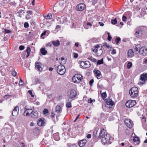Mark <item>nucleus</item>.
Here are the masks:
<instances>
[{
  "label": "nucleus",
  "instance_id": "1",
  "mask_svg": "<svg viewBox=\"0 0 147 147\" xmlns=\"http://www.w3.org/2000/svg\"><path fill=\"white\" fill-rule=\"evenodd\" d=\"M103 48L102 45H97L92 48V51L95 53V56H99L102 55L103 52Z\"/></svg>",
  "mask_w": 147,
  "mask_h": 147
},
{
  "label": "nucleus",
  "instance_id": "2",
  "mask_svg": "<svg viewBox=\"0 0 147 147\" xmlns=\"http://www.w3.org/2000/svg\"><path fill=\"white\" fill-rule=\"evenodd\" d=\"M112 137L109 134H106L102 137L101 142L103 144H111V142Z\"/></svg>",
  "mask_w": 147,
  "mask_h": 147
},
{
  "label": "nucleus",
  "instance_id": "3",
  "mask_svg": "<svg viewBox=\"0 0 147 147\" xmlns=\"http://www.w3.org/2000/svg\"><path fill=\"white\" fill-rule=\"evenodd\" d=\"M129 92L130 96L133 98L136 97L138 94V89L135 87L132 88L130 90Z\"/></svg>",
  "mask_w": 147,
  "mask_h": 147
},
{
  "label": "nucleus",
  "instance_id": "4",
  "mask_svg": "<svg viewBox=\"0 0 147 147\" xmlns=\"http://www.w3.org/2000/svg\"><path fill=\"white\" fill-rule=\"evenodd\" d=\"M83 78L82 76L80 74H76L73 77L72 80L73 82L76 83H78L82 81Z\"/></svg>",
  "mask_w": 147,
  "mask_h": 147
},
{
  "label": "nucleus",
  "instance_id": "5",
  "mask_svg": "<svg viewBox=\"0 0 147 147\" xmlns=\"http://www.w3.org/2000/svg\"><path fill=\"white\" fill-rule=\"evenodd\" d=\"M65 67L62 65H59L57 67V72L60 75H63L65 73Z\"/></svg>",
  "mask_w": 147,
  "mask_h": 147
},
{
  "label": "nucleus",
  "instance_id": "6",
  "mask_svg": "<svg viewBox=\"0 0 147 147\" xmlns=\"http://www.w3.org/2000/svg\"><path fill=\"white\" fill-rule=\"evenodd\" d=\"M79 63L81 67L83 69L88 68L90 66V62L88 61H80Z\"/></svg>",
  "mask_w": 147,
  "mask_h": 147
},
{
  "label": "nucleus",
  "instance_id": "7",
  "mask_svg": "<svg viewBox=\"0 0 147 147\" xmlns=\"http://www.w3.org/2000/svg\"><path fill=\"white\" fill-rule=\"evenodd\" d=\"M140 80L142 81H140L139 82L138 84H144L145 82L147 80V73L145 74H143L140 75Z\"/></svg>",
  "mask_w": 147,
  "mask_h": 147
},
{
  "label": "nucleus",
  "instance_id": "8",
  "mask_svg": "<svg viewBox=\"0 0 147 147\" xmlns=\"http://www.w3.org/2000/svg\"><path fill=\"white\" fill-rule=\"evenodd\" d=\"M136 104L135 100H129L126 102L125 105L127 107L131 108L134 106Z\"/></svg>",
  "mask_w": 147,
  "mask_h": 147
},
{
  "label": "nucleus",
  "instance_id": "9",
  "mask_svg": "<svg viewBox=\"0 0 147 147\" xmlns=\"http://www.w3.org/2000/svg\"><path fill=\"white\" fill-rule=\"evenodd\" d=\"M140 55L142 56H146L147 55V48L145 46L142 47L139 51Z\"/></svg>",
  "mask_w": 147,
  "mask_h": 147
},
{
  "label": "nucleus",
  "instance_id": "10",
  "mask_svg": "<svg viewBox=\"0 0 147 147\" xmlns=\"http://www.w3.org/2000/svg\"><path fill=\"white\" fill-rule=\"evenodd\" d=\"M86 5L84 3H80L76 7V9L78 11H82L86 8Z\"/></svg>",
  "mask_w": 147,
  "mask_h": 147
},
{
  "label": "nucleus",
  "instance_id": "11",
  "mask_svg": "<svg viewBox=\"0 0 147 147\" xmlns=\"http://www.w3.org/2000/svg\"><path fill=\"white\" fill-rule=\"evenodd\" d=\"M35 68L39 71H42L43 70L42 63L40 62L36 61L35 63Z\"/></svg>",
  "mask_w": 147,
  "mask_h": 147
},
{
  "label": "nucleus",
  "instance_id": "12",
  "mask_svg": "<svg viewBox=\"0 0 147 147\" xmlns=\"http://www.w3.org/2000/svg\"><path fill=\"white\" fill-rule=\"evenodd\" d=\"M124 123L127 127L130 128L132 127L133 125L132 121L130 119H125L124 121Z\"/></svg>",
  "mask_w": 147,
  "mask_h": 147
},
{
  "label": "nucleus",
  "instance_id": "13",
  "mask_svg": "<svg viewBox=\"0 0 147 147\" xmlns=\"http://www.w3.org/2000/svg\"><path fill=\"white\" fill-rule=\"evenodd\" d=\"M68 93V96L69 98H74L76 96V92L74 90H72L70 91H69Z\"/></svg>",
  "mask_w": 147,
  "mask_h": 147
},
{
  "label": "nucleus",
  "instance_id": "14",
  "mask_svg": "<svg viewBox=\"0 0 147 147\" xmlns=\"http://www.w3.org/2000/svg\"><path fill=\"white\" fill-rule=\"evenodd\" d=\"M30 117L33 118H37L38 117L37 111L36 110H33L30 112Z\"/></svg>",
  "mask_w": 147,
  "mask_h": 147
},
{
  "label": "nucleus",
  "instance_id": "15",
  "mask_svg": "<svg viewBox=\"0 0 147 147\" xmlns=\"http://www.w3.org/2000/svg\"><path fill=\"white\" fill-rule=\"evenodd\" d=\"M105 130L104 128H101L100 131L98 135V139H100L102 138L105 135Z\"/></svg>",
  "mask_w": 147,
  "mask_h": 147
},
{
  "label": "nucleus",
  "instance_id": "16",
  "mask_svg": "<svg viewBox=\"0 0 147 147\" xmlns=\"http://www.w3.org/2000/svg\"><path fill=\"white\" fill-rule=\"evenodd\" d=\"M18 106H16L15 107L12 111V115L13 116H16L18 114Z\"/></svg>",
  "mask_w": 147,
  "mask_h": 147
},
{
  "label": "nucleus",
  "instance_id": "17",
  "mask_svg": "<svg viewBox=\"0 0 147 147\" xmlns=\"http://www.w3.org/2000/svg\"><path fill=\"white\" fill-rule=\"evenodd\" d=\"M134 135L135 136H133V134H132V136L134 138L133 141L134 142V144H139L140 142V140L138 137L135 136V134H134Z\"/></svg>",
  "mask_w": 147,
  "mask_h": 147
},
{
  "label": "nucleus",
  "instance_id": "18",
  "mask_svg": "<svg viewBox=\"0 0 147 147\" xmlns=\"http://www.w3.org/2000/svg\"><path fill=\"white\" fill-rule=\"evenodd\" d=\"M114 102L111 100L110 99L109 100H107L105 103V106L106 107H111L113 106L114 105Z\"/></svg>",
  "mask_w": 147,
  "mask_h": 147
},
{
  "label": "nucleus",
  "instance_id": "19",
  "mask_svg": "<svg viewBox=\"0 0 147 147\" xmlns=\"http://www.w3.org/2000/svg\"><path fill=\"white\" fill-rule=\"evenodd\" d=\"M93 71L98 79H99L101 78V74L100 71L99 70H96L95 69Z\"/></svg>",
  "mask_w": 147,
  "mask_h": 147
},
{
  "label": "nucleus",
  "instance_id": "20",
  "mask_svg": "<svg viewBox=\"0 0 147 147\" xmlns=\"http://www.w3.org/2000/svg\"><path fill=\"white\" fill-rule=\"evenodd\" d=\"M142 30L138 29L136 31L135 35L136 37H140L142 34Z\"/></svg>",
  "mask_w": 147,
  "mask_h": 147
},
{
  "label": "nucleus",
  "instance_id": "21",
  "mask_svg": "<svg viewBox=\"0 0 147 147\" xmlns=\"http://www.w3.org/2000/svg\"><path fill=\"white\" fill-rule=\"evenodd\" d=\"M86 141V139H83L79 142L78 144L80 147H83L85 145Z\"/></svg>",
  "mask_w": 147,
  "mask_h": 147
},
{
  "label": "nucleus",
  "instance_id": "22",
  "mask_svg": "<svg viewBox=\"0 0 147 147\" xmlns=\"http://www.w3.org/2000/svg\"><path fill=\"white\" fill-rule=\"evenodd\" d=\"M127 55L128 57L131 58L133 57L134 55V53L132 50H129L127 53Z\"/></svg>",
  "mask_w": 147,
  "mask_h": 147
},
{
  "label": "nucleus",
  "instance_id": "23",
  "mask_svg": "<svg viewBox=\"0 0 147 147\" xmlns=\"http://www.w3.org/2000/svg\"><path fill=\"white\" fill-rule=\"evenodd\" d=\"M52 43L54 46L56 47L59 46L60 44V41L59 40L52 41Z\"/></svg>",
  "mask_w": 147,
  "mask_h": 147
},
{
  "label": "nucleus",
  "instance_id": "24",
  "mask_svg": "<svg viewBox=\"0 0 147 147\" xmlns=\"http://www.w3.org/2000/svg\"><path fill=\"white\" fill-rule=\"evenodd\" d=\"M31 51V49L30 47H28L27 48V49L26 50V51L24 53L23 55H25L26 53H27V55L26 56V57H28V56H29L30 53Z\"/></svg>",
  "mask_w": 147,
  "mask_h": 147
},
{
  "label": "nucleus",
  "instance_id": "25",
  "mask_svg": "<svg viewBox=\"0 0 147 147\" xmlns=\"http://www.w3.org/2000/svg\"><path fill=\"white\" fill-rule=\"evenodd\" d=\"M98 131L97 130H94L93 133V136L94 138L98 140V135H97Z\"/></svg>",
  "mask_w": 147,
  "mask_h": 147
},
{
  "label": "nucleus",
  "instance_id": "26",
  "mask_svg": "<svg viewBox=\"0 0 147 147\" xmlns=\"http://www.w3.org/2000/svg\"><path fill=\"white\" fill-rule=\"evenodd\" d=\"M45 122L44 121L42 120V119H40L37 122V124L39 126H42L44 125H45Z\"/></svg>",
  "mask_w": 147,
  "mask_h": 147
},
{
  "label": "nucleus",
  "instance_id": "27",
  "mask_svg": "<svg viewBox=\"0 0 147 147\" xmlns=\"http://www.w3.org/2000/svg\"><path fill=\"white\" fill-rule=\"evenodd\" d=\"M141 46L140 44H138L137 45H136L135 46L134 48L135 52L138 51V52H139V51H140V49H141Z\"/></svg>",
  "mask_w": 147,
  "mask_h": 147
},
{
  "label": "nucleus",
  "instance_id": "28",
  "mask_svg": "<svg viewBox=\"0 0 147 147\" xmlns=\"http://www.w3.org/2000/svg\"><path fill=\"white\" fill-rule=\"evenodd\" d=\"M62 110V109L60 107V106L59 105H57L55 107V112L59 113Z\"/></svg>",
  "mask_w": 147,
  "mask_h": 147
},
{
  "label": "nucleus",
  "instance_id": "29",
  "mask_svg": "<svg viewBox=\"0 0 147 147\" xmlns=\"http://www.w3.org/2000/svg\"><path fill=\"white\" fill-rule=\"evenodd\" d=\"M41 53L43 55H45L47 53V51L45 49L42 48L40 50Z\"/></svg>",
  "mask_w": 147,
  "mask_h": 147
},
{
  "label": "nucleus",
  "instance_id": "30",
  "mask_svg": "<svg viewBox=\"0 0 147 147\" xmlns=\"http://www.w3.org/2000/svg\"><path fill=\"white\" fill-rule=\"evenodd\" d=\"M45 18L47 20L51 19L52 18V16L51 13H49L47 15L45 16Z\"/></svg>",
  "mask_w": 147,
  "mask_h": 147
},
{
  "label": "nucleus",
  "instance_id": "31",
  "mask_svg": "<svg viewBox=\"0 0 147 147\" xmlns=\"http://www.w3.org/2000/svg\"><path fill=\"white\" fill-rule=\"evenodd\" d=\"M102 91H100V93L101 94V96L102 97V98L104 99L105 98H106L107 97V94L106 92H104L103 93H101Z\"/></svg>",
  "mask_w": 147,
  "mask_h": 147
},
{
  "label": "nucleus",
  "instance_id": "32",
  "mask_svg": "<svg viewBox=\"0 0 147 147\" xmlns=\"http://www.w3.org/2000/svg\"><path fill=\"white\" fill-rule=\"evenodd\" d=\"M88 59L91 61L95 62H96V59L94 58L93 57H89Z\"/></svg>",
  "mask_w": 147,
  "mask_h": 147
},
{
  "label": "nucleus",
  "instance_id": "33",
  "mask_svg": "<svg viewBox=\"0 0 147 147\" xmlns=\"http://www.w3.org/2000/svg\"><path fill=\"white\" fill-rule=\"evenodd\" d=\"M18 13L20 15V16L21 17V16L24 14V13L23 10L22 9L19 10L18 12Z\"/></svg>",
  "mask_w": 147,
  "mask_h": 147
},
{
  "label": "nucleus",
  "instance_id": "34",
  "mask_svg": "<svg viewBox=\"0 0 147 147\" xmlns=\"http://www.w3.org/2000/svg\"><path fill=\"white\" fill-rule=\"evenodd\" d=\"M66 106L67 108H70L72 107L71 102H68L66 103Z\"/></svg>",
  "mask_w": 147,
  "mask_h": 147
},
{
  "label": "nucleus",
  "instance_id": "35",
  "mask_svg": "<svg viewBox=\"0 0 147 147\" xmlns=\"http://www.w3.org/2000/svg\"><path fill=\"white\" fill-rule=\"evenodd\" d=\"M24 115L26 116H30V113L29 112L25 111L24 113Z\"/></svg>",
  "mask_w": 147,
  "mask_h": 147
},
{
  "label": "nucleus",
  "instance_id": "36",
  "mask_svg": "<svg viewBox=\"0 0 147 147\" xmlns=\"http://www.w3.org/2000/svg\"><path fill=\"white\" fill-rule=\"evenodd\" d=\"M62 20V21L61 22V23H62V24H63L64 23L67 22V18L65 17H63Z\"/></svg>",
  "mask_w": 147,
  "mask_h": 147
},
{
  "label": "nucleus",
  "instance_id": "37",
  "mask_svg": "<svg viewBox=\"0 0 147 147\" xmlns=\"http://www.w3.org/2000/svg\"><path fill=\"white\" fill-rule=\"evenodd\" d=\"M103 46L107 48H111L110 46L108 45L107 42H105L103 44Z\"/></svg>",
  "mask_w": 147,
  "mask_h": 147
},
{
  "label": "nucleus",
  "instance_id": "38",
  "mask_svg": "<svg viewBox=\"0 0 147 147\" xmlns=\"http://www.w3.org/2000/svg\"><path fill=\"white\" fill-rule=\"evenodd\" d=\"M91 26L92 24L90 22H88L87 24V25L84 26V28L86 29H88L89 28V26L91 27Z\"/></svg>",
  "mask_w": 147,
  "mask_h": 147
},
{
  "label": "nucleus",
  "instance_id": "39",
  "mask_svg": "<svg viewBox=\"0 0 147 147\" xmlns=\"http://www.w3.org/2000/svg\"><path fill=\"white\" fill-rule=\"evenodd\" d=\"M62 18L63 17L61 16V17H58L57 18V20L59 22V23L62 24L61 22H62Z\"/></svg>",
  "mask_w": 147,
  "mask_h": 147
},
{
  "label": "nucleus",
  "instance_id": "40",
  "mask_svg": "<svg viewBox=\"0 0 147 147\" xmlns=\"http://www.w3.org/2000/svg\"><path fill=\"white\" fill-rule=\"evenodd\" d=\"M103 59H102L100 60H98L97 62V64L98 65H100L101 64H102L103 63Z\"/></svg>",
  "mask_w": 147,
  "mask_h": 147
},
{
  "label": "nucleus",
  "instance_id": "41",
  "mask_svg": "<svg viewBox=\"0 0 147 147\" xmlns=\"http://www.w3.org/2000/svg\"><path fill=\"white\" fill-rule=\"evenodd\" d=\"M48 111L47 109H45L43 111V113L45 115H47L48 113Z\"/></svg>",
  "mask_w": 147,
  "mask_h": 147
},
{
  "label": "nucleus",
  "instance_id": "42",
  "mask_svg": "<svg viewBox=\"0 0 147 147\" xmlns=\"http://www.w3.org/2000/svg\"><path fill=\"white\" fill-rule=\"evenodd\" d=\"M67 145L69 147H77V145L74 144H67Z\"/></svg>",
  "mask_w": 147,
  "mask_h": 147
},
{
  "label": "nucleus",
  "instance_id": "43",
  "mask_svg": "<svg viewBox=\"0 0 147 147\" xmlns=\"http://www.w3.org/2000/svg\"><path fill=\"white\" fill-rule=\"evenodd\" d=\"M117 23V20L116 18L114 19L113 20H111V23L112 24H115Z\"/></svg>",
  "mask_w": 147,
  "mask_h": 147
},
{
  "label": "nucleus",
  "instance_id": "44",
  "mask_svg": "<svg viewBox=\"0 0 147 147\" xmlns=\"http://www.w3.org/2000/svg\"><path fill=\"white\" fill-rule=\"evenodd\" d=\"M132 65V63L131 62H128L127 65L128 68L129 69Z\"/></svg>",
  "mask_w": 147,
  "mask_h": 147
},
{
  "label": "nucleus",
  "instance_id": "45",
  "mask_svg": "<svg viewBox=\"0 0 147 147\" xmlns=\"http://www.w3.org/2000/svg\"><path fill=\"white\" fill-rule=\"evenodd\" d=\"M24 111H28L31 110H32V109H30L28 107V106H26L25 107L24 109Z\"/></svg>",
  "mask_w": 147,
  "mask_h": 147
},
{
  "label": "nucleus",
  "instance_id": "46",
  "mask_svg": "<svg viewBox=\"0 0 147 147\" xmlns=\"http://www.w3.org/2000/svg\"><path fill=\"white\" fill-rule=\"evenodd\" d=\"M121 38H120L118 37L116 38L115 41L117 44H118L119 41L120 40Z\"/></svg>",
  "mask_w": 147,
  "mask_h": 147
},
{
  "label": "nucleus",
  "instance_id": "47",
  "mask_svg": "<svg viewBox=\"0 0 147 147\" xmlns=\"http://www.w3.org/2000/svg\"><path fill=\"white\" fill-rule=\"evenodd\" d=\"M24 84V83L23 81L21 78H20V79L19 85L21 86H22Z\"/></svg>",
  "mask_w": 147,
  "mask_h": 147
},
{
  "label": "nucleus",
  "instance_id": "48",
  "mask_svg": "<svg viewBox=\"0 0 147 147\" xmlns=\"http://www.w3.org/2000/svg\"><path fill=\"white\" fill-rule=\"evenodd\" d=\"M74 57L75 58H77L78 57V53H73Z\"/></svg>",
  "mask_w": 147,
  "mask_h": 147
},
{
  "label": "nucleus",
  "instance_id": "49",
  "mask_svg": "<svg viewBox=\"0 0 147 147\" xmlns=\"http://www.w3.org/2000/svg\"><path fill=\"white\" fill-rule=\"evenodd\" d=\"M11 32V31L10 30L5 29H4V32L5 33H9Z\"/></svg>",
  "mask_w": 147,
  "mask_h": 147
},
{
  "label": "nucleus",
  "instance_id": "50",
  "mask_svg": "<svg viewBox=\"0 0 147 147\" xmlns=\"http://www.w3.org/2000/svg\"><path fill=\"white\" fill-rule=\"evenodd\" d=\"M97 87L98 88L101 89L103 88V86L101 84H98L97 85Z\"/></svg>",
  "mask_w": 147,
  "mask_h": 147
},
{
  "label": "nucleus",
  "instance_id": "51",
  "mask_svg": "<svg viewBox=\"0 0 147 147\" xmlns=\"http://www.w3.org/2000/svg\"><path fill=\"white\" fill-rule=\"evenodd\" d=\"M111 53L112 55H114L116 53V50L114 49H113L111 51Z\"/></svg>",
  "mask_w": 147,
  "mask_h": 147
},
{
  "label": "nucleus",
  "instance_id": "52",
  "mask_svg": "<svg viewBox=\"0 0 147 147\" xmlns=\"http://www.w3.org/2000/svg\"><path fill=\"white\" fill-rule=\"evenodd\" d=\"M24 27L26 28H27L29 27V24L27 22H25L24 24Z\"/></svg>",
  "mask_w": 147,
  "mask_h": 147
},
{
  "label": "nucleus",
  "instance_id": "53",
  "mask_svg": "<svg viewBox=\"0 0 147 147\" xmlns=\"http://www.w3.org/2000/svg\"><path fill=\"white\" fill-rule=\"evenodd\" d=\"M17 74V73L15 71H13L12 72V74L14 76H16Z\"/></svg>",
  "mask_w": 147,
  "mask_h": 147
},
{
  "label": "nucleus",
  "instance_id": "54",
  "mask_svg": "<svg viewBox=\"0 0 147 147\" xmlns=\"http://www.w3.org/2000/svg\"><path fill=\"white\" fill-rule=\"evenodd\" d=\"M28 92L29 93V94L31 95V96L32 97H34V95L32 94V92L31 90H29L28 91Z\"/></svg>",
  "mask_w": 147,
  "mask_h": 147
},
{
  "label": "nucleus",
  "instance_id": "55",
  "mask_svg": "<svg viewBox=\"0 0 147 147\" xmlns=\"http://www.w3.org/2000/svg\"><path fill=\"white\" fill-rule=\"evenodd\" d=\"M24 46L22 45H21L19 47V49L21 50H23V49H24Z\"/></svg>",
  "mask_w": 147,
  "mask_h": 147
},
{
  "label": "nucleus",
  "instance_id": "56",
  "mask_svg": "<svg viewBox=\"0 0 147 147\" xmlns=\"http://www.w3.org/2000/svg\"><path fill=\"white\" fill-rule=\"evenodd\" d=\"M27 13H28L27 15L29 16V15L32 14V11H28L27 12Z\"/></svg>",
  "mask_w": 147,
  "mask_h": 147
},
{
  "label": "nucleus",
  "instance_id": "57",
  "mask_svg": "<svg viewBox=\"0 0 147 147\" xmlns=\"http://www.w3.org/2000/svg\"><path fill=\"white\" fill-rule=\"evenodd\" d=\"M127 19V18L124 16H123L122 17V20L123 21H125Z\"/></svg>",
  "mask_w": 147,
  "mask_h": 147
},
{
  "label": "nucleus",
  "instance_id": "58",
  "mask_svg": "<svg viewBox=\"0 0 147 147\" xmlns=\"http://www.w3.org/2000/svg\"><path fill=\"white\" fill-rule=\"evenodd\" d=\"M47 32L46 31H44L41 34V36L42 37V36L45 35H46Z\"/></svg>",
  "mask_w": 147,
  "mask_h": 147
},
{
  "label": "nucleus",
  "instance_id": "59",
  "mask_svg": "<svg viewBox=\"0 0 147 147\" xmlns=\"http://www.w3.org/2000/svg\"><path fill=\"white\" fill-rule=\"evenodd\" d=\"M52 46V43L51 42H49L48 43V44H47L46 45V46L47 47H51Z\"/></svg>",
  "mask_w": 147,
  "mask_h": 147
},
{
  "label": "nucleus",
  "instance_id": "60",
  "mask_svg": "<svg viewBox=\"0 0 147 147\" xmlns=\"http://www.w3.org/2000/svg\"><path fill=\"white\" fill-rule=\"evenodd\" d=\"M94 82V80L93 79L91 80L89 82V84L90 85H91Z\"/></svg>",
  "mask_w": 147,
  "mask_h": 147
},
{
  "label": "nucleus",
  "instance_id": "61",
  "mask_svg": "<svg viewBox=\"0 0 147 147\" xmlns=\"http://www.w3.org/2000/svg\"><path fill=\"white\" fill-rule=\"evenodd\" d=\"M93 101V100L91 99V98L89 99L88 100V103H91L92 102V101Z\"/></svg>",
  "mask_w": 147,
  "mask_h": 147
},
{
  "label": "nucleus",
  "instance_id": "62",
  "mask_svg": "<svg viewBox=\"0 0 147 147\" xmlns=\"http://www.w3.org/2000/svg\"><path fill=\"white\" fill-rule=\"evenodd\" d=\"M55 114L53 112L51 113V117L54 118L55 117Z\"/></svg>",
  "mask_w": 147,
  "mask_h": 147
},
{
  "label": "nucleus",
  "instance_id": "63",
  "mask_svg": "<svg viewBox=\"0 0 147 147\" xmlns=\"http://www.w3.org/2000/svg\"><path fill=\"white\" fill-rule=\"evenodd\" d=\"M112 39V37L111 36H108L107 39L109 41H111Z\"/></svg>",
  "mask_w": 147,
  "mask_h": 147
},
{
  "label": "nucleus",
  "instance_id": "64",
  "mask_svg": "<svg viewBox=\"0 0 147 147\" xmlns=\"http://www.w3.org/2000/svg\"><path fill=\"white\" fill-rule=\"evenodd\" d=\"M98 0H92V3L94 4H96Z\"/></svg>",
  "mask_w": 147,
  "mask_h": 147
}]
</instances>
